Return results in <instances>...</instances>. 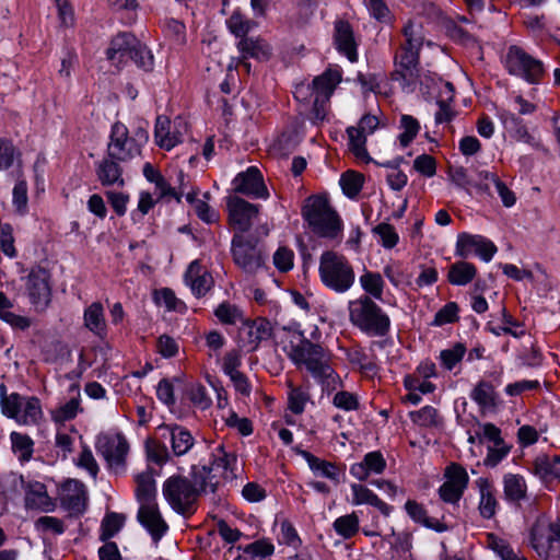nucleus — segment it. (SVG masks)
Listing matches in <instances>:
<instances>
[{"mask_svg":"<svg viewBox=\"0 0 560 560\" xmlns=\"http://www.w3.org/2000/svg\"><path fill=\"white\" fill-rule=\"evenodd\" d=\"M207 471L205 468L191 467L190 477L174 475L163 483V495L171 508L178 514L187 515L195 512V503L207 489Z\"/></svg>","mask_w":560,"mask_h":560,"instance_id":"obj_1","label":"nucleus"},{"mask_svg":"<svg viewBox=\"0 0 560 560\" xmlns=\"http://www.w3.org/2000/svg\"><path fill=\"white\" fill-rule=\"evenodd\" d=\"M406 43L395 55V70L392 80L399 81L404 90L413 91V86L420 78L419 52L423 38L416 25L409 21L404 26Z\"/></svg>","mask_w":560,"mask_h":560,"instance_id":"obj_2","label":"nucleus"},{"mask_svg":"<svg viewBox=\"0 0 560 560\" xmlns=\"http://www.w3.org/2000/svg\"><path fill=\"white\" fill-rule=\"evenodd\" d=\"M349 319L362 332L384 337L389 332L388 315L370 296L363 295L349 302Z\"/></svg>","mask_w":560,"mask_h":560,"instance_id":"obj_3","label":"nucleus"},{"mask_svg":"<svg viewBox=\"0 0 560 560\" xmlns=\"http://www.w3.org/2000/svg\"><path fill=\"white\" fill-rule=\"evenodd\" d=\"M302 217L311 230L320 237L335 238L342 230V222L324 196H311L302 208Z\"/></svg>","mask_w":560,"mask_h":560,"instance_id":"obj_4","label":"nucleus"},{"mask_svg":"<svg viewBox=\"0 0 560 560\" xmlns=\"http://www.w3.org/2000/svg\"><path fill=\"white\" fill-rule=\"evenodd\" d=\"M318 272L323 284L336 293L347 292L355 281V272L349 259L334 250L320 255Z\"/></svg>","mask_w":560,"mask_h":560,"instance_id":"obj_5","label":"nucleus"},{"mask_svg":"<svg viewBox=\"0 0 560 560\" xmlns=\"http://www.w3.org/2000/svg\"><path fill=\"white\" fill-rule=\"evenodd\" d=\"M107 58L119 66L126 58L131 59L139 68L144 71L153 69V55L148 47L136 38L131 33H119L115 36L106 51Z\"/></svg>","mask_w":560,"mask_h":560,"instance_id":"obj_6","label":"nucleus"},{"mask_svg":"<svg viewBox=\"0 0 560 560\" xmlns=\"http://www.w3.org/2000/svg\"><path fill=\"white\" fill-rule=\"evenodd\" d=\"M300 342L291 345V350L288 353L289 358L298 366L305 365L315 378L323 380L329 377L332 374V370L327 363L324 348L305 338L303 332H300Z\"/></svg>","mask_w":560,"mask_h":560,"instance_id":"obj_7","label":"nucleus"},{"mask_svg":"<svg viewBox=\"0 0 560 560\" xmlns=\"http://www.w3.org/2000/svg\"><path fill=\"white\" fill-rule=\"evenodd\" d=\"M231 253L235 265L248 275H255L265 266V252L254 234L234 233Z\"/></svg>","mask_w":560,"mask_h":560,"instance_id":"obj_8","label":"nucleus"},{"mask_svg":"<svg viewBox=\"0 0 560 560\" xmlns=\"http://www.w3.org/2000/svg\"><path fill=\"white\" fill-rule=\"evenodd\" d=\"M2 413L21 424H35L43 411L37 397H24L18 393L2 395L0 398Z\"/></svg>","mask_w":560,"mask_h":560,"instance_id":"obj_9","label":"nucleus"},{"mask_svg":"<svg viewBox=\"0 0 560 560\" xmlns=\"http://www.w3.org/2000/svg\"><path fill=\"white\" fill-rule=\"evenodd\" d=\"M96 448L112 471L117 475L125 472L129 444L121 433L101 434L97 438Z\"/></svg>","mask_w":560,"mask_h":560,"instance_id":"obj_10","label":"nucleus"},{"mask_svg":"<svg viewBox=\"0 0 560 560\" xmlns=\"http://www.w3.org/2000/svg\"><path fill=\"white\" fill-rule=\"evenodd\" d=\"M509 72L525 79L528 83H538L544 74L541 61L535 59L518 46H511L506 55Z\"/></svg>","mask_w":560,"mask_h":560,"instance_id":"obj_11","label":"nucleus"},{"mask_svg":"<svg viewBox=\"0 0 560 560\" xmlns=\"http://www.w3.org/2000/svg\"><path fill=\"white\" fill-rule=\"evenodd\" d=\"M236 463L234 454L226 453L223 445H219L212 454L210 465L196 466L205 468L207 474V489L214 493L219 485V478L232 480L235 478L233 465Z\"/></svg>","mask_w":560,"mask_h":560,"instance_id":"obj_12","label":"nucleus"},{"mask_svg":"<svg viewBox=\"0 0 560 560\" xmlns=\"http://www.w3.org/2000/svg\"><path fill=\"white\" fill-rule=\"evenodd\" d=\"M106 153L120 162H127L140 154L139 144L130 139L128 128L117 121L112 126Z\"/></svg>","mask_w":560,"mask_h":560,"instance_id":"obj_13","label":"nucleus"},{"mask_svg":"<svg viewBox=\"0 0 560 560\" xmlns=\"http://www.w3.org/2000/svg\"><path fill=\"white\" fill-rule=\"evenodd\" d=\"M25 288L31 303L44 310L50 302L51 288L49 272L42 267H34L25 278Z\"/></svg>","mask_w":560,"mask_h":560,"instance_id":"obj_14","label":"nucleus"},{"mask_svg":"<svg viewBox=\"0 0 560 560\" xmlns=\"http://www.w3.org/2000/svg\"><path fill=\"white\" fill-rule=\"evenodd\" d=\"M229 223L235 230V233L244 234L247 232L259 213L257 205L237 197L230 196L228 198Z\"/></svg>","mask_w":560,"mask_h":560,"instance_id":"obj_15","label":"nucleus"},{"mask_svg":"<svg viewBox=\"0 0 560 560\" xmlns=\"http://www.w3.org/2000/svg\"><path fill=\"white\" fill-rule=\"evenodd\" d=\"M530 545L545 560L550 558L553 549L560 550V540L552 525L546 520H537L530 529Z\"/></svg>","mask_w":560,"mask_h":560,"instance_id":"obj_16","label":"nucleus"},{"mask_svg":"<svg viewBox=\"0 0 560 560\" xmlns=\"http://www.w3.org/2000/svg\"><path fill=\"white\" fill-rule=\"evenodd\" d=\"M472 252L482 260L490 261L497 252V246L481 235L460 233L456 242V256L467 258Z\"/></svg>","mask_w":560,"mask_h":560,"instance_id":"obj_17","label":"nucleus"},{"mask_svg":"<svg viewBox=\"0 0 560 560\" xmlns=\"http://www.w3.org/2000/svg\"><path fill=\"white\" fill-rule=\"evenodd\" d=\"M234 190L253 198H267L268 190L264 184L260 171L250 166L246 172L240 173L233 180Z\"/></svg>","mask_w":560,"mask_h":560,"instance_id":"obj_18","label":"nucleus"},{"mask_svg":"<svg viewBox=\"0 0 560 560\" xmlns=\"http://www.w3.org/2000/svg\"><path fill=\"white\" fill-rule=\"evenodd\" d=\"M61 505L71 515H81L86 509L85 487L81 481L68 480L62 488Z\"/></svg>","mask_w":560,"mask_h":560,"instance_id":"obj_19","label":"nucleus"},{"mask_svg":"<svg viewBox=\"0 0 560 560\" xmlns=\"http://www.w3.org/2000/svg\"><path fill=\"white\" fill-rule=\"evenodd\" d=\"M138 521L148 529L152 539L158 542L168 526L153 504H142L138 511Z\"/></svg>","mask_w":560,"mask_h":560,"instance_id":"obj_20","label":"nucleus"},{"mask_svg":"<svg viewBox=\"0 0 560 560\" xmlns=\"http://www.w3.org/2000/svg\"><path fill=\"white\" fill-rule=\"evenodd\" d=\"M500 119L506 132L514 140L527 143L528 145L536 149L540 147L539 141H537L535 137L528 132L527 127L523 122V119L520 118L516 114L503 110L500 113Z\"/></svg>","mask_w":560,"mask_h":560,"instance_id":"obj_21","label":"nucleus"},{"mask_svg":"<svg viewBox=\"0 0 560 560\" xmlns=\"http://www.w3.org/2000/svg\"><path fill=\"white\" fill-rule=\"evenodd\" d=\"M25 508L30 510H39L50 512L55 504L47 493L46 486L39 481H30L24 486Z\"/></svg>","mask_w":560,"mask_h":560,"instance_id":"obj_22","label":"nucleus"},{"mask_svg":"<svg viewBox=\"0 0 560 560\" xmlns=\"http://www.w3.org/2000/svg\"><path fill=\"white\" fill-rule=\"evenodd\" d=\"M334 39L338 51L347 56L351 62L357 61V44L354 42L353 30L348 22H336Z\"/></svg>","mask_w":560,"mask_h":560,"instance_id":"obj_23","label":"nucleus"},{"mask_svg":"<svg viewBox=\"0 0 560 560\" xmlns=\"http://www.w3.org/2000/svg\"><path fill=\"white\" fill-rule=\"evenodd\" d=\"M120 163L106 153V156L96 164V175L103 186L118 185L121 187L125 185Z\"/></svg>","mask_w":560,"mask_h":560,"instance_id":"obj_24","label":"nucleus"},{"mask_svg":"<svg viewBox=\"0 0 560 560\" xmlns=\"http://www.w3.org/2000/svg\"><path fill=\"white\" fill-rule=\"evenodd\" d=\"M237 48L242 55L241 62L246 67L247 71L250 68V65L245 61L247 58L266 60L270 57L269 46L260 38L245 36L237 43Z\"/></svg>","mask_w":560,"mask_h":560,"instance_id":"obj_25","label":"nucleus"},{"mask_svg":"<svg viewBox=\"0 0 560 560\" xmlns=\"http://www.w3.org/2000/svg\"><path fill=\"white\" fill-rule=\"evenodd\" d=\"M163 431V436L168 435L172 443V451L174 455L182 456L186 454L194 445V438L190 432L182 425H164L160 428Z\"/></svg>","mask_w":560,"mask_h":560,"instance_id":"obj_26","label":"nucleus"},{"mask_svg":"<svg viewBox=\"0 0 560 560\" xmlns=\"http://www.w3.org/2000/svg\"><path fill=\"white\" fill-rule=\"evenodd\" d=\"M301 454L315 475L327 478L336 485L340 483L343 472L335 463L316 457L307 451H302Z\"/></svg>","mask_w":560,"mask_h":560,"instance_id":"obj_27","label":"nucleus"},{"mask_svg":"<svg viewBox=\"0 0 560 560\" xmlns=\"http://www.w3.org/2000/svg\"><path fill=\"white\" fill-rule=\"evenodd\" d=\"M185 281L197 296L205 295L213 284L211 275L207 271L201 272L200 265L196 260L189 265Z\"/></svg>","mask_w":560,"mask_h":560,"instance_id":"obj_28","label":"nucleus"},{"mask_svg":"<svg viewBox=\"0 0 560 560\" xmlns=\"http://www.w3.org/2000/svg\"><path fill=\"white\" fill-rule=\"evenodd\" d=\"M405 510L413 522L419 523L427 528L433 529L438 533H443L448 529L447 525L440 522L438 518L429 517L424 506L415 500H408L405 504Z\"/></svg>","mask_w":560,"mask_h":560,"instance_id":"obj_29","label":"nucleus"},{"mask_svg":"<svg viewBox=\"0 0 560 560\" xmlns=\"http://www.w3.org/2000/svg\"><path fill=\"white\" fill-rule=\"evenodd\" d=\"M340 81L341 72L338 69H327L313 80L316 96L323 97V102H328Z\"/></svg>","mask_w":560,"mask_h":560,"instance_id":"obj_30","label":"nucleus"},{"mask_svg":"<svg viewBox=\"0 0 560 560\" xmlns=\"http://www.w3.org/2000/svg\"><path fill=\"white\" fill-rule=\"evenodd\" d=\"M477 486L480 492L479 512L485 518H491L495 514L498 501L494 497V490L492 485L486 478H479Z\"/></svg>","mask_w":560,"mask_h":560,"instance_id":"obj_31","label":"nucleus"},{"mask_svg":"<svg viewBox=\"0 0 560 560\" xmlns=\"http://www.w3.org/2000/svg\"><path fill=\"white\" fill-rule=\"evenodd\" d=\"M84 326L98 337H103L106 332V320L104 316V307L100 302L92 303L84 311Z\"/></svg>","mask_w":560,"mask_h":560,"instance_id":"obj_32","label":"nucleus"},{"mask_svg":"<svg viewBox=\"0 0 560 560\" xmlns=\"http://www.w3.org/2000/svg\"><path fill=\"white\" fill-rule=\"evenodd\" d=\"M526 482L523 476L508 474L503 478L504 498L512 503H517L526 498Z\"/></svg>","mask_w":560,"mask_h":560,"instance_id":"obj_33","label":"nucleus"},{"mask_svg":"<svg viewBox=\"0 0 560 560\" xmlns=\"http://www.w3.org/2000/svg\"><path fill=\"white\" fill-rule=\"evenodd\" d=\"M470 398L482 409L490 410L497 406V393L491 383L480 381L471 390Z\"/></svg>","mask_w":560,"mask_h":560,"instance_id":"obj_34","label":"nucleus"},{"mask_svg":"<svg viewBox=\"0 0 560 560\" xmlns=\"http://www.w3.org/2000/svg\"><path fill=\"white\" fill-rule=\"evenodd\" d=\"M477 273L476 267L467 261H457L448 269L447 279L454 285L468 284Z\"/></svg>","mask_w":560,"mask_h":560,"instance_id":"obj_35","label":"nucleus"},{"mask_svg":"<svg viewBox=\"0 0 560 560\" xmlns=\"http://www.w3.org/2000/svg\"><path fill=\"white\" fill-rule=\"evenodd\" d=\"M248 341L253 345L252 350H256L261 341L268 340L272 336L271 323L258 317L248 325Z\"/></svg>","mask_w":560,"mask_h":560,"instance_id":"obj_36","label":"nucleus"},{"mask_svg":"<svg viewBox=\"0 0 560 560\" xmlns=\"http://www.w3.org/2000/svg\"><path fill=\"white\" fill-rule=\"evenodd\" d=\"M171 121L165 116H158L155 121L154 137L159 147L171 150L178 142L179 139L175 133L170 132Z\"/></svg>","mask_w":560,"mask_h":560,"instance_id":"obj_37","label":"nucleus"},{"mask_svg":"<svg viewBox=\"0 0 560 560\" xmlns=\"http://www.w3.org/2000/svg\"><path fill=\"white\" fill-rule=\"evenodd\" d=\"M143 175L149 182L155 184L156 188L161 192V197L171 196L177 201H180V196L184 191L177 192L175 188L171 187L164 177L150 163L144 164Z\"/></svg>","mask_w":560,"mask_h":560,"instance_id":"obj_38","label":"nucleus"},{"mask_svg":"<svg viewBox=\"0 0 560 560\" xmlns=\"http://www.w3.org/2000/svg\"><path fill=\"white\" fill-rule=\"evenodd\" d=\"M347 133L349 137L350 150L355 158L364 161L365 163L374 162L365 148L366 137L364 132L357 127H348Z\"/></svg>","mask_w":560,"mask_h":560,"instance_id":"obj_39","label":"nucleus"},{"mask_svg":"<svg viewBox=\"0 0 560 560\" xmlns=\"http://www.w3.org/2000/svg\"><path fill=\"white\" fill-rule=\"evenodd\" d=\"M125 524V516L120 513L108 512L105 514L100 529V540L107 541L120 532Z\"/></svg>","mask_w":560,"mask_h":560,"instance_id":"obj_40","label":"nucleus"},{"mask_svg":"<svg viewBox=\"0 0 560 560\" xmlns=\"http://www.w3.org/2000/svg\"><path fill=\"white\" fill-rule=\"evenodd\" d=\"M417 82L420 83V88L422 91L425 90L424 93L431 95V89L439 88L440 92H444L447 95L448 100H453L454 96V86L451 82L443 81L441 78H438L435 74L431 73H421L420 78H418Z\"/></svg>","mask_w":560,"mask_h":560,"instance_id":"obj_41","label":"nucleus"},{"mask_svg":"<svg viewBox=\"0 0 560 560\" xmlns=\"http://www.w3.org/2000/svg\"><path fill=\"white\" fill-rule=\"evenodd\" d=\"M136 495L142 504H151L155 495V482L150 472H142L136 477Z\"/></svg>","mask_w":560,"mask_h":560,"instance_id":"obj_42","label":"nucleus"},{"mask_svg":"<svg viewBox=\"0 0 560 560\" xmlns=\"http://www.w3.org/2000/svg\"><path fill=\"white\" fill-rule=\"evenodd\" d=\"M12 450L21 462H28L34 452V442L26 435L19 432H12L10 435Z\"/></svg>","mask_w":560,"mask_h":560,"instance_id":"obj_43","label":"nucleus"},{"mask_svg":"<svg viewBox=\"0 0 560 560\" xmlns=\"http://www.w3.org/2000/svg\"><path fill=\"white\" fill-rule=\"evenodd\" d=\"M399 128L402 132L398 136V140L401 147H408L413 139L417 137L420 130V122L411 115H401L399 121Z\"/></svg>","mask_w":560,"mask_h":560,"instance_id":"obj_44","label":"nucleus"},{"mask_svg":"<svg viewBox=\"0 0 560 560\" xmlns=\"http://www.w3.org/2000/svg\"><path fill=\"white\" fill-rule=\"evenodd\" d=\"M535 474L541 478H560V458L537 457L534 463Z\"/></svg>","mask_w":560,"mask_h":560,"instance_id":"obj_45","label":"nucleus"},{"mask_svg":"<svg viewBox=\"0 0 560 560\" xmlns=\"http://www.w3.org/2000/svg\"><path fill=\"white\" fill-rule=\"evenodd\" d=\"M363 183V175L354 171H347L340 177V186L342 191L349 198H354L359 195Z\"/></svg>","mask_w":560,"mask_h":560,"instance_id":"obj_46","label":"nucleus"},{"mask_svg":"<svg viewBox=\"0 0 560 560\" xmlns=\"http://www.w3.org/2000/svg\"><path fill=\"white\" fill-rule=\"evenodd\" d=\"M332 526L338 535L345 539H349L359 530V517L353 512L336 518Z\"/></svg>","mask_w":560,"mask_h":560,"instance_id":"obj_47","label":"nucleus"},{"mask_svg":"<svg viewBox=\"0 0 560 560\" xmlns=\"http://www.w3.org/2000/svg\"><path fill=\"white\" fill-rule=\"evenodd\" d=\"M360 283L366 293L377 300L382 299L384 281L378 272L366 271L360 277Z\"/></svg>","mask_w":560,"mask_h":560,"instance_id":"obj_48","label":"nucleus"},{"mask_svg":"<svg viewBox=\"0 0 560 560\" xmlns=\"http://www.w3.org/2000/svg\"><path fill=\"white\" fill-rule=\"evenodd\" d=\"M145 451L148 459L158 465H163L170 459V453L166 445L154 439L147 440Z\"/></svg>","mask_w":560,"mask_h":560,"instance_id":"obj_49","label":"nucleus"},{"mask_svg":"<svg viewBox=\"0 0 560 560\" xmlns=\"http://www.w3.org/2000/svg\"><path fill=\"white\" fill-rule=\"evenodd\" d=\"M465 352L466 348L463 343H456L451 349L442 350L440 353L442 365L446 370L451 371L459 361H462Z\"/></svg>","mask_w":560,"mask_h":560,"instance_id":"obj_50","label":"nucleus"},{"mask_svg":"<svg viewBox=\"0 0 560 560\" xmlns=\"http://www.w3.org/2000/svg\"><path fill=\"white\" fill-rule=\"evenodd\" d=\"M411 420L422 427L438 425V410L431 406H425L417 411L410 412Z\"/></svg>","mask_w":560,"mask_h":560,"instance_id":"obj_51","label":"nucleus"},{"mask_svg":"<svg viewBox=\"0 0 560 560\" xmlns=\"http://www.w3.org/2000/svg\"><path fill=\"white\" fill-rule=\"evenodd\" d=\"M445 475L447 477V482H451L452 485L459 487L463 490L467 488L469 478L466 469L463 466L453 463L446 468Z\"/></svg>","mask_w":560,"mask_h":560,"instance_id":"obj_52","label":"nucleus"},{"mask_svg":"<svg viewBox=\"0 0 560 560\" xmlns=\"http://www.w3.org/2000/svg\"><path fill=\"white\" fill-rule=\"evenodd\" d=\"M374 232L380 235L381 243L385 248H393L399 241L398 234L389 223H380L374 228Z\"/></svg>","mask_w":560,"mask_h":560,"instance_id":"obj_53","label":"nucleus"},{"mask_svg":"<svg viewBox=\"0 0 560 560\" xmlns=\"http://www.w3.org/2000/svg\"><path fill=\"white\" fill-rule=\"evenodd\" d=\"M226 23L231 33L240 38H244L250 28L249 21L244 19V16L238 12H234Z\"/></svg>","mask_w":560,"mask_h":560,"instance_id":"obj_54","label":"nucleus"},{"mask_svg":"<svg viewBox=\"0 0 560 560\" xmlns=\"http://www.w3.org/2000/svg\"><path fill=\"white\" fill-rule=\"evenodd\" d=\"M458 305L455 302L445 304L434 316L433 325L442 326L458 319Z\"/></svg>","mask_w":560,"mask_h":560,"instance_id":"obj_55","label":"nucleus"},{"mask_svg":"<svg viewBox=\"0 0 560 560\" xmlns=\"http://www.w3.org/2000/svg\"><path fill=\"white\" fill-rule=\"evenodd\" d=\"M448 176L451 182L459 188L469 192L472 187V179L469 178L467 170L463 166H451L448 168Z\"/></svg>","mask_w":560,"mask_h":560,"instance_id":"obj_56","label":"nucleus"},{"mask_svg":"<svg viewBox=\"0 0 560 560\" xmlns=\"http://www.w3.org/2000/svg\"><path fill=\"white\" fill-rule=\"evenodd\" d=\"M215 316L223 323L233 325L241 318L240 310L229 303H221L215 310Z\"/></svg>","mask_w":560,"mask_h":560,"instance_id":"obj_57","label":"nucleus"},{"mask_svg":"<svg viewBox=\"0 0 560 560\" xmlns=\"http://www.w3.org/2000/svg\"><path fill=\"white\" fill-rule=\"evenodd\" d=\"M189 399L200 409H207L211 405V399L207 395L205 386L201 384H191L188 389Z\"/></svg>","mask_w":560,"mask_h":560,"instance_id":"obj_58","label":"nucleus"},{"mask_svg":"<svg viewBox=\"0 0 560 560\" xmlns=\"http://www.w3.org/2000/svg\"><path fill=\"white\" fill-rule=\"evenodd\" d=\"M37 530L51 532L56 535H61L65 532L63 522L54 516H42L35 522Z\"/></svg>","mask_w":560,"mask_h":560,"instance_id":"obj_59","label":"nucleus"},{"mask_svg":"<svg viewBox=\"0 0 560 560\" xmlns=\"http://www.w3.org/2000/svg\"><path fill=\"white\" fill-rule=\"evenodd\" d=\"M510 453V446L505 443L488 447V454L483 460L485 466L495 467Z\"/></svg>","mask_w":560,"mask_h":560,"instance_id":"obj_60","label":"nucleus"},{"mask_svg":"<svg viewBox=\"0 0 560 560\" xmlns=\"http://www.w3.org/2000/svg\"><path fill=\"white\" fill-rule=\"evenodd\" d=\"M289 408L295 413L300 415L304 411V407L306 401L308 400V395L302 388H291L289 393Z\"/></svg>","mask_w":560,"mask_h":560,"instance_id":"obj_61","label":"nucleus"},{"mask_svg":"<svg viewBox=\"0 0 560 560\" xmlns=\"http://www.w3.org/2000/svg\"><path fill=\"white\" fill-rule=\"evenodd\" d=\"M275 547L267 539L256 540L248 546L245 547V553L250 555L252 557L266 558L273 553Z\"/></svg>","mask_w":560,"mask_h":560,"instance_id":"obj_62","label":"nucleus"},{"mask_svg":"<svg viewBox=\"0 0 560 560\" xmlns=\"http://www.w3.org/2000/svg\"><path fill=\"white\" fill-rule=\"evenodd\" d=\"M413 167L417 172L427 177H432L436 173V163L433 156L421 154L413 161Z\"/></svg>","mask_w":560,"mask_h":560,"instance_id":"obj_63","label":"nucleus"},{"mask_svg":"<svg viewBox=\"0 0 560 560\" xmlns=\"http://www.w3.org/2000/svg\"><path fill=\"white\" fill-rule=\"evenodd\" d=\"M293 252L287 247H279L273 255L275 266L282 272H287L293 267Z\"/></svg>","mask_w":560,"mask_h":560,"instance_id":"obj_64","label":"nucleus"}]
</instances>
